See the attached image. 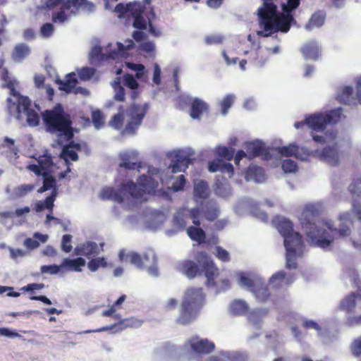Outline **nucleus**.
I'll use <instances>...</instances> for the list:
<instances>
[{
    "mask_svg": "<svg viewBox=\"0 0 361 361\" xmlns=\"http://www.w3.org/2000/svg\"><path fill=\"white\" fill-rule=\"evenodd\" d=\"M320 212L317 206L310 204L305 207L300 217L302 227L312 244L326 248L333 242L335 234L340 237L350 235V226L353 225V221L348 213L341 215L340 219L343 222L339 228H334L331 221L320 218Z\"/></svg>",
    "mask_w": 361,
    "mask_h": 361,
    "instance_id": "1",
    "label": "nucleus"
},
{
    "mask_svg": "<svg viewBox=\"0 0 361 361\" xmlns=\"http://www.w3.org/2000/svg\"><path fill=\"white\" fill-rule=\"evenodd\" d=\"M42 118L47 131L55 134L58 144L63 146L60 156L65 160L66 165L69 164V159L78 160L76 150L80 149V145L73 141L68 145L66 144L73 139L74 133L78 130L72 126L70 116L64 111L62 106L57 104L53 109L46 110L42 114Z\"/></svg>",
    "mask_w": 361,
    "mask_h": 361,
    "instance_id": "2",
    "label": "nucleus"
},
{
    "mask_svg": "<svg viewBox=\"0 0 361 361\" xmlns=\"http://www.w3.org/2000/svg\"><path fill=\"white\" fill-rule=\"evenodd\" d=\"M262 1V6L257 11L260 25L263 27L259 35L268 37L278 32H288L294 20L292 12L299 6L300 0H288L287 4L281 5L283 13H279L273 0Z\"/></svg>",
    "mask_w": 361,
    "mask_h": 361,
    "instance_id": "3",
    "label": "nucleus"
},
{
    "mask_svg": "<svg viewBox=\"0 0 361 361\" xmlns=\"http://www.w3.org/2000/svg\"><path fill=\"white\" fill-rule=\"evenodd\" d=\"M3 61H0V71L2 79L5 83L4 87L10 90L11 98H8V110L12 116L22 126L36 127L39 123L38 114L32 108L31 100L28 97L21 95L14 87L13 81H8V73L2 68Z\"/></svg>",
    "mask_w": 361,
    "mask_h": 361,
    "instance_id": "4",
    "label": "nucleus"
},
{
    "mask_svg": "<svg viewBox=\"0 0 361 361\" xmlns=\"http://www.w3.org/2000/svg\"><path fill=\"white\" fill-rule=\"evenodd\" d=\"M153 179L152 177L142 174L138 179V184L133 181H127L122 184L121 189L107 187L103 188L101 197L103 200H112L118 203L123 202L124 196L128 194L130 197L138 201H145L146 190L151 188Z\"/></svg>",
    "mask_w": 361,
    "mask_h": 361,
    "instance_id": "5",
    "label": "nucleus"
},
{
    "mask_svg": "<svg viewBox=\"0 0 361 361\" xmlns=\"http://www.w3.org/2000/svg\"><path fill=\"white\" fill-rule=\"evenodd\" d=\"M342 115V109L338 108L330 111L328 114H313L305 116L304 121H297L294 123L296 129L307 126L312 130L313 140L319 143H324L325 139L323 136L314 135V132H322L325 130L328 123H336L339 121Z\"/></svg>",
    "mask_w": 361,
    "mask_h": 361,
    "instance_id": "6",
    "label": "nucleus"
},
{
    "mask_svg": "<svg viewBox=\"0 0 361 361\" xmlns=\"http://www.w3.org/2000/svg\"><path fill=\"white\" fill-rule=\"evenodd\" d=\"M205 302L202 288H190L186 290L181 302L177 322L182 325L190 324L197 317Z\"/></svg>",
    "mask_w": 361,
    "mask_h": 361,
    "instance_id": "7",
    "label": "nucleus"
},
{
    "mask_svg": "<svg viewBox=\"0 0 361 361\" xmlns=\"http://www.w3.org/2000/svg\"><path fill=\"white\" fill-rule=\"evenodd\" d=\"M126 300V295L125 294L121 295L113 304L109 307V309L102 312V315L104 317H111L115 319H118V322L113 325L111 329H116L117 331H122L126 328H138L142 323L143 320L136 318L135 317H130L122 319L119 314L116 312L122 309V305Z\"/></svg>",
    "mask_w": 361,
    "mask_h": 361,
    "instance_id": "8",
    "label": "nucleus"
},
{
    "mask_svg": "<svg viewBox=\"0 0 361 361\" xmlns=\"http://www.w3.org/2000/svg\"><path fill=\"white\" fill-rule=\"evenodd\" d=\"M119 259L122 262H126L128 260L132 264H134L139 269H144L150 265H154L157 262V257L154 250L149 249L142 255L135 252L126 254L125 250L119 252Z\"/></svg>",
    "mask_w": 361,
    "mask_h": 361,
    "instance_id": "9",
    "label": "nucleus"
},
{
    "mask_svg": "<svg viewBox=\"0 0 361 361\" xmlns=\"http://www.w3.org/2000/svg\"><path fill=\"white\" fill-rule=\"evenodd\" d=\"M148 109V105L133 104L129 108L128 114L130 121L123 130V134L134 135L141 125Z\"/></svg>",
    "mask_w": 361,
    "mask_h": 361,
    "instance_id": "10",
    "label": "nucleus"
},
{
    "mask_svg": "<svg viewBox=\"0 0 361 361\" xmlns=\"http://www.w3.org/2000/svg\"><path fill=\"white\" fill-rule=\"evenodd\" d=\"M275 226L279 232L284 238V245L295 244L302 245L303 241L302 235L293 231L292 222L285 218L277 217L274 220Z\"/></svg>",
    "mask_w": 361,
    "mask_h": 361,
    "instance_id": "11",
    "label": "nucleus"
},
{
    "mask_svg": "<svg viewBox=\"0 0 361 361\" xmlns=\"http://www.w3.org/2000/svg\"><path fill=\"white\" fill-rule=\"evenodd\" d=\"M231 312L234 315H245L247 314L249 321L257 324L262 316L267 314L268 310L257 309L249 312L248 305L242 300H235L231 303Z\"/></svg>",
    "mask_w": 361,
    "mask_h": 361,
    "instance_id": "12",
    "label": "nucleus"
},
{
    "mask_svg": "<svg viewBox=\"0 0 361 361\" xmlns=\"http://www.w3.org/2000/svg\"><path fill=\"white\" fill-rule=\"evenodd\" d=\"M195 259L204 272L207 286H215L214 279L218 274V269L215 267L214 262L210 259L208 255L205 252H200L197 254Z\"/></svg>",
    "mask_w": 361,
    "mask_h": 361,
    "instance_id": "13",
    "label": "nucleus"
},
{
    "mask_svg": "<svg viewBox=\"0 0 361 361\" xmlns=\"http://www.w3.org/2000/svg\"><path fill=\"white\" fill-rule=\"evenodd\" d=\"M168 156L171 161L169 168L171 169V171L173 173L185 171L188 168V166L192 164V159L180 150L171 152Z\"/></svg>",
    "mask_w": 361,
    "mask_h": 361,
    "instance_id": "14",
    "label": "nucleus"
},
{
    "mask_svg": "<svg viewBox=\"0 0 361 361\" xmlns=\"http://www.w3.org/2000/svg\"><path fill=\"white\" fill-rule=\"evenodd\" d=\"M89 6V2L87 0H68L64 5H63L61 10L53 15L52 20L54 23H64L68 16L66 14V11L69 10L72 7L73 9L71 10L72 13H75L76 11L80 8H85Z\"/></svg>",
    "mask_w": 361,
    "mask_h": 361,
    "instance_id": "15",
    "label": "nucleus"
},
{
    "mask_svg": "<svg viewBox=\"0 0 361 361\" xmlns=\"http://www.w3.org/2000/svg\"><path fill=\"white\" fill-rule=\"evenodd\" d=\"M147 9L145 4L139 2V6L135 7L134 11L131 13L132 17L133 18V26L140 30H145L147 29L148 26V19L147 18V16L149 15V11L148 13H145V10Z\"/></svg>",
    "mask_w": 361,
    "mask_h": 361,
    "instance_id": "16",
    "label": "nucleus"
},
{
    "mask_svg": "<svg viewBox=\"0 0 361 361\" xmlns=\"http://www.w3.org/2000/svg\"><path fill=\"white\" fill-rule=\"evenodd\" d=\"M78 81L76 79V75L75 72L68 73L66 78L63 80H59L60 89L65 91L67 93L74 92L75 94L82 93L85 94L87 91L81 87H76Z\"/></svg>",
    "mask_w": 361,
    "mask_h": 361,
    "instance_id": "17",
    "label": "nucleus"
},
{
    "mask_svg": "<svg viewBox=\"0 0 361 361\" xmlns=\"http://www.w3.org/2000/svg\"><path fill=\"white\" fill-rule=\"evenodd\" d=\"M191 349L197 354L204 355L212 353L214 348V343L208 339H202L198 338H192L190 340Z\"/></svg>",
    "mask_w": 361,
    "mask_h": 361,
    "instance_id": "18",
    "label": "nucleus"
},
{
    "mask_svg": "<svg viewBox=\"0 0 361 361\" xmlns=\"http://www.w3.org/2000/svg\"><path fill=\"white\" fill-rule=\"evenodd\" d=\"M303 243L297 245L295 244H290L288 246L284 245L286 250V266L288 269H296L298 267L296 262L297 255H301L303 252Z\"/></svg>",
    "mask_w": 361,
    "mask_h": 361,
    "instance_id": "19",
    "label": "nucleus"
},
{
    "mask_svg": "<svg viewBox=\"0 0 361 361\" xmlns=\"http://www.w3.org/2000/svg\"><path fill=\"white\" fill-rule=\"evenodd\" d=\"M245 147L249 160L261 155H266L269 153L264 143L259 140L246 142L245 143Z\"/></svg>",
    "mask_w": 361,
    "mask_h": 361,
    "instance_id": "20",
    "label": "nucleus"
},
{
    "mask_svg": "<svg viewBox=\"0 0 361 361\" xmlns=\"http://www.w3.org/2000/svg\"><path fill=\"white\" fill-rule=\"evenodd\" d=\"M197 264L195 262L186 259L180 262L178 265V269L185 274L189 279L195 278L198 274L200 273V269Z\"/></svg>",
    "mask_w": 361,
    "mask_h": 361,
    "instance_id": "21",
    "label": "nucleus"
},
{
    "mask_svg": "<svg viewBox=\"0 0 361 361\" xmlns=\"http://www.w3.org/2000/svg\"><path fill=\"white\" fill-rule=\"evenodd\" d=\"M214 191L216 195L226 197L231 194V187L224 176H217L214 184Z\"/></svg>",
    "mask_w": 361,
    "mask_h": 361,
    "instance_id": "22",
    "label": "nucleus"
},
{
    "mask_svg": "<svg viewBox=\"0 0 361 361\" xmlns=\"http://www.w3.org/2000/svg\"><path fill=\"white\" fill-rule=\"evenodd\" d=\"M300 51L305 59L316 61L320 56L319 48L315 42L306 43L301 47Z\"/></svg>",
    "mask_w": 361,
    "mask_h": 361,
    "instance_id": "23",
    "label": "nucleus"
},
{
    "mask_svg": "<svg viewBox=\"0 0 361 361\" xmlns=\"http://www.w3.org/2000/svg\"><path fill=\"white\" fill-rule=\"evenodd\" d=\"M322 161L335 166L338 164V152L336 147H326L319 154Z\"/></svg>",
    "mask_w": 361,
    "mask_h": 361,
    "instance_id": "24",
    "label": "nucleus"
},
{
    "mask_svg": "<svg viewBox=\"0 0 361 361\" xmlns=\"http://www.w3.org/2000/svg\"><path fill=\"white\" fill-rule=\"evenodd\" d=\"M190 219L188 216L187 208L181 207L178 209L173 218V224L178 228L184 229L187 224L188 221Z\"/></svg>",
    "mask_w": 361,
    "mask_h": 361,
    "instance_id": "25",
    "label": "nucleus"
},
{
    "mask_svg": "<svg viewBox=\"0 0 361 361\" xmlns=\"http://www.w3.org/2000/svg\"><path fill=\"white\" fill-rule=\"evenodd\" d=\"M85 260L82 257L75 259L66 258L61 264L62 268H66L68 271H81V267H85Z\"/></svg>",
    "mask_w": 361,
    "mask_h": 361,
    "instance_id": "26",
    "label": "nucleus"
},
{
    "mask_svg": "<svg viewBox=\"0 0 361 361\" xmlns=\"http://www.w3.org/2000/svg\"><path fill=\"white\" fill-rule=\"evenodd\" d=\"M208 105L204 102L195 99L191 104L190 107V116L194 119H198L201 117L204 111H207Z\"/></svg>",
    "mask_w": 361,
    "mask_h": 361,
    "instance_id": "27",
    "label": "nucleus"
},
{
    "mask_svg": "<svg viewBox=\"0 0 361 361\" xmlns=\"http://www.w3.org/2000/svg\"><path fill=\"white\" fill-rule=\"evenodd\" d=\"M30 52V48L26 44H18L16 45L14 48L12 54V59L16 62H21L24 59L29 56Z\"/></svg>",
    "mask_w": 361,
    "mask_h": 361,
    "instance_id": "28",
    "label": "nucleus"
},
{
    "mask_svg": "<svg viewBox=\"0 0 361 361\" xmlns=\"http://www.w3.org/2000/svg\"><path fill=\"white\" fill-rule=\"evenodd\" d=\"M187 233L192 240L195 241L199 244H202L205 241L206 233L202 228H200V226H189L187 228Z\"/></svg>",
    "mask_w": 361,
    "mask_h": 361,
    "instance_id": "29",
    "label": "nucleus"
},
{
    "mask_svg": "<svg viewBox=\"0 0 361 361\" xmlns=\"http://www.w3.org/2000/svg\"><path fill=\"white\" fill-rule=\"evenodd\" d=\"M353 89L350 86H345L342 87L336 96L337 100L342 104H351L354 103L353 97Z\"/></svg>",
    "mask_w": 361,
    "mask_h": 361,
    "instance_id": "30",
    "label": "nucleus"
},
{
    "mask_svg": "<svg viewBox=\"0 0 361 361\" xmlns=\"http://www.w3.org/2000/svg\"><path fill=\"white\" fill-rule=\"evenodd\" d=\"M252 292L255 293L256 298L261 302L267 300L270 296L267 286L261 282L257 283Z\"/></svg>",
    "mask_w": 361,
    "mask_h": 361,
    "instance_id": "31",
    "label": "nucleus"
},
{
    "mask_svg": "<svg viewBox=\"0 0 361 361\" xmlns=\"http://www.w3.org/2000/svg\"><path fill=\"white\" fill-rule=\"evenodd\" d=\"M122 162L120 164L121 167H123L127 170L136 169L141 168L140 162H138L137 158L130 154H124L121 157Z\"/></svg>",
    "mask_w": 361,
    "mask_h": 361,
    "instance_id": "32",
    "label": "nucleus"
},
{
    "mask_svg": "<svg viewBox=\"0 0 361 361\" xmlns=\"http://www.w3.org/2000/svg\"><path fill=\"white\" fill-rule=\"evenodd\" d=\"M125 43L126 44H123L121 42L117 43V50L111 54V57L112 59H116L118 56H123L126 54V51L132 49L135 46L134 42L130 39H127Z\"/></svg>",
    "mask_w": 361,
    "mask_h": 361,
    "instance_id": "33",
    "label": "nucleus"
},
{
    "mask_svg": "<svg viewBox=\"0 0 361 361\" xmlns=\"http://www.w3.org/2000/svg\"><path fill=\"white\" fill-rule=\"evenodd\" d=\"M139 2L140 1L130 2L126 5L122 3H119L116 6L114 11L118 13L121 16H124L127 13H129L131 15L134 8H135L136 6H139Z\"/></svg>",
    "mask_w": 361,
    "mask_h": 361,
    "instance_id": "34",
    "label": "nucleus"
},
{
    "mask_svg": "<svg viewBox=\"0 0 361 361\" xmlns=\"http://www.w3.org/2000/svg\"><path fill=\"white\" fill-rule=\"evenodd\" d=\"M208 185L205 181L201 180L195 184L194 196L198 199H207L208 197Z\"/></svg>",
    "mask_w": 361,
    "mask_h": 361,
    "instance_id": "35",
    "label": "nucleus"
},
{
    "mask_svg": "<svg viewBox=\"0 0 361 361\" xmlns=\"http://www.w3.org/2000/svg\"><path fill=\"white\" fill-rule=\"evenodd\" d=\"M357 295L355 293H352L349 295L346 296L340 304V307L342 310L347 312H351L355 307V299Z\"/></svg>",
    "mask_w": 361,
    "mask_h": 361,
    "instance_id": "36",
    "label": "nucleus"
},
{
    "mask_svg": "<svg viewBox=\"0 0 361 361\" xmlns=\"http://www.w3.org/2000/svg\"><path fill=\"white\" fill-rule=\"evenodd\" d=\"M325 20V14L322 11L315 12L310 18L308 25V27H320L322 26Z\"/></svg>",
    "mask_w": 361,
    "mask_h": 361,
    "instance_id": "37",
    "label": "nucleus"
},
{
    "mask_svg": "<svg viewBox=\"0 0 361 361\" xmlns=\"http://www.w3.org/2000/svg\"><path fill=\"white\" fill-rule=\"evenodd\" d=\"M34 189L32 185H21L15 188L13 190V198L22 197L27 195L30 192Z\"/></svg>",
    "mask_w": 361,
    "mask_h": 361,
    "instance_id": "38",
    "label": "nucleus"
},
{
    "mask_svg": "<svg viewBox=\"0 0 361 361\" xmlns=\"http://www.w3.org/2000/svg\"><path fill=\"white\" fill-rule=\"evenodd\" d=\"M234 153L235 150L232 147L220 146L216 148L217 155L228 161L233 159Z\"/></svg>",
    "mask_w": 361,
    "mask_h": 361,
    "instance_id": "39",
    "label": "nucleus"
},
{
    "mask_svg": "<svg viewBox=\"0 0 361 361\" xmlns=\"http://www.w3.org/2000/svg\"><path fill=\"white\" fill-rule=\"evenodd\" d=\"M188 216L192 220L195 226H200L201 224L200 216L202 210L200 207H195L192 209L187 208Z\"/></svg>",
    "mask_w": 361,
    "mask_h": 361,
    "instance_id": "40",
    "label": "nucleus"
},
{
    "mask_svg": "<svg viewBox=\"0 0 361 361\" xmlns=\"http://www.w3.org/2000/svg\"><path fill=\"white\" fill-rule=\"evenodd\" d=\"M276 150L281 156L295 157V152H297V150H298V146L295 144H290L288 146L277 147Z\"/></svg>",
    "mask_w": 361,
    "mask_h": 361,
    "instance_id": "41",
    "label": "nucleus"
},
{
    "mask_svg": "<svg viewBox=\"0 0 361 361\" xmlns=\"http://www.w3.org/2000/svg\"><path fill=\"white\" fill-rule=\"evenodd\" d=\"M148 19V27L149 33L155 37H159L161 35V32L159 29H157L152 24V20L155 18V13L154 9L149 7V15L147 16Z\"/></svg>",
    "mask_w": 361,
    "mask_h": 361,
    "instance_id": "42",
    "label": "nucleus"
},
{
    "mask_svg": "<svg viewBox=\"0 0 361 361\" xmlns=\"http://www.w3.org/2000/svg\"><path fill=\"white\" fill-rule=\"evenodd\" d=\"M37 161L44 172L49 170V169L53 166L51 156L47 152L44 153L42 156H40Z\"/></svg>",
    "mask_w": 361,
    "mask_h": 361,
    "instance_id": "43",
    "label": "nucleus"
},
{
    "mask_svg": "<svg viewBox=\"0 0 361 361\" xmlns=\"http://www.w3.org/2000/svg\"><path fill=\"white\" fill-rule=\"evenodd\" d=\"M348 190L351 194H357L358 197L361 196V174L353 178V182L349 185Z\"/></svg>",
    "mask_w": 361,
    "mask_h": 361,
    "instance_id": "44",
    "label": "nucleus"
},
{
    "mask_svg": "<svg viewBox=\"0 0 361 361\" xmlns=\"http://www.w3.org/2000/svg\"><path fill=\"white\" fill-rule=\"evenodd\" d=\"M92 123L97 129H100L104 126V118L100 111H92Z\"/></svg>",
    "mask_w": 361,
    "mask_h": 361,
    "instance_id": "45",
    "label": "nucleus"
},
{
    "mask_svg": "<svg viewBox=\"0 0 361 361\" xmlns=\"http://www.w3.org/2000/svg\"><path fill=\"white\" fill-rule=\"evenodd\" d=\"M234 102V96L232 94H227L220 103L221 111L223 115H226L228 109L233 105Z\"/></svg>",
    "mask_w": 361,
    "mask_h": 361,
    "instance_id": "46",
    "label": "nucleus"
},
{
    "mask_svg": "<svg viewBox=\"0 0 361 361\" xmlns=\"http://www.w3.org/2000/svg\"><path fill=\"white\" fill-rule=\"evenodd\" d=\"M203 213L208 221H213L218 217L219 212L215 207L207 206L203 210Z\"/></svg>",
    "mask_w": 361,
    "mask_h": 361,
    "instance_id": "47",
    "label": "nucleus"
},
{
    "mask_svg": "<svg viewBox=\"0 0 361 361\" xmlns=\"http://www.w3.org/2000/svg\"><path fill=\"white\" fill-rule=\"evenodd\" d=\"M72 238L73 236L70 234H65L62 236V239L61 241V247L63 252L68 253L72 250Z\"/></svg>",
    "mask_w": 361,
    "mask_h": 361,
    "instance_id": "48",
    "label": "nucleus"
},
{
    "mask_svg": "<svg viewBox=\"0 0 361 361\" xmlns=\"http://www.w3.org/2000/svg\"><path fill=\"white\" fill-rule=\"evenodd\" d=\"M224 37L219 34H214L207 35L204 38V42L207 45L220 44H222Z\"/></svg>",
    "mask_w": 361,
    "mask_h": 361,
    "instance_id": "49",
    "label": "nucleus"
},
{
    "mask_svg": "<svg viewBox=\"0 0 361 361\" xmlns=\"http://www.w3.org/2000/svg\"><path fill=\"white\" fill-rule=\"evenodd\" d=\"M247 174L250 176H255V178L259 181L260 178H264V171L262 167L254 166L248 168Z\"/></svg>",
    "mask_w": 361,
    "mask_h": 361,
    "instance_id": "50",
    "label": "nucleus"
},
{
    "mask_svg": "<svg viewBox=\"0 0 361 361\" xmlns=\"http://www.w3.org/2000/svg\"><path fill=\"white\" fill-rule=\"evenodd\" d=\"M106 266L107 262L104 257H92V272L97 271L99 268L106 267Z\"/></svg>",
    "mask_w": 361,
    "mask_h": 361,
    "instance_id": "51",
    "label": "nucleus"
},
{
    "mask_svg": "<svg viewBox=\"0 0 361 361\" xmlns=\"http://www.w3.org/2000/svg\"><path fill=\"white\" fill-rule=\"evenodd\" d=\"M124 121L123 114L118 113L115 114L110 121V125L115 129L119 130L122 128Z\"/></svg>",
    "mask_w": 361,
    "mask_h": 361,
    "instance_id": "52",
    "label": "nucleus"
},
{
    "mask_svg": "<svg viewBox=\"0 0 361 361\" xmlns=\"http://www.w3.org/2000/svg\"><path fill=\"white\" fill-rule=\"evenodd\" d=\"M61 268V264L43 265L40 267V271L42 274L56 275L60 271Z\"/></svg>",
    "mask_w": 361,
    "mask_h": 361,
    "instance_id": "53",
    "label": "nucleus"
},
{
    "mask_svg": "<svg viewBox=\"0 0 361 361\" xmlns=\"http://www.w3.org/2000/svg\"><path fill=\"white\" fill-rule=\"evenodd\" d=\"M282 169L285 173H293L298 170V165L291 159H285L282 162Z\"/></svg>",
    "mask_w": 361,
    "mask_h": 361,
    "instance_id": "54",
    "label": "nucleus"
},
{
    "mask_svg": "<svg viewBox=\"0 0 361 361\" xmlns=\"http://www.w3.org/2000/svg\"><path fill=\"white\" fill-rule=\"evenodd\" d=\"M257 281H253L252 279L242 274L240 275L239 278V283L242 286H245L248 288L251 291L252 290V288H255V285L257 284Z\"/></svg>",
    "mask_w": 361,
    "mask_h": 361,
    "instance_id": "55",
    "label": "nucleus"
},
{
    "mask_svg": "<svg viewBox=\"0 0 361 361\" xmlns=\"http://www.w3.org/2000/svg\"><path fill=\"white\" fill-rule=\"evenodd\" d=\"M185 178L183 175L179 176L178 178L173 183L171 189L175 192L182 190L185 185Z\"/></svg>",
    "mask_w": 361,
    "mask_h": 361,
    "instance_id": "56",
    "label": "nucleus"
},
{
    "mask_svg": "<svg viewBox=\"0 0 361 361\" xmlns=\"http://www.w3.org/2000/svg\"><path fill=\"white\" fill-rule=\"evenodd\" d=\"M312 152L305 147H300L298 146V150L295 152V157L298 159L302 161L307 160L310 157Z\"/></svg>",
    "mask_w": 361,
    "mask_h": 361,
    "instance_id": "57",
    "label": "nucleus"
},
{
    "mask_svg": "<svg viewBox=\"0 0 361 361\" xmlns=\"http://www.w3.org/2000/svg\"><path fill=\"white\" fill-rule=\"evenodd\" d=\"M124 84L132 90H135L138 87V82L130 74H126L124 75Z\"/></svg>",
    "mask_w": 361,
    "mask_h": 361,
    "instance_id": "58",
    "label": "nucleus"
},
{
    "mask_svg": "<svg viewBox=\"0 0 361 361\" xmlns=\"http://www.w3.org/2000/svg\"><path fill=\"white\" fill-rule=\"evenodd\" d=\"M8 250L10 252L11 258L15 262H17L18 258L23 257L26 255V252L20 249H15L11 247H8Z\"/></svg>",
    "mask_w": 361,
    "mask_h": 361,
    "instance_id": "59",
    "label": "nucleus"
},
{
    "mask_svg": "<svg viewBox=\"0 0 361 361\" xmlns=\"http://www.w3.org/2000/svg\"><path fill=\"white\" fill-rule=\"evenodd\" d=\"M139 49L143 52L151 54L155 51V45L153 42L146 41L139 45Z\"/></svg>",
    "mask_w": 361,
    "mask_h": 361,
    "instance_id": "60",
    "label": "nucleus"
},
{
    "mask_svg": "<svg viewBox=\"0 0 361 361\" xmlns=\"http://www.w3.org/2000/svg\"><path fill=\"white\" fill-rule=\"evenodd\" d=\"M54 31V26L51 23L44 24L40 30L41 35L44 37H51Z\"/></svg>",
    "mask_w": 361,
    "mask_h": 361,
    "instance_id": "61",
    "label": "nucleus"
},
{
    "mask_svg": "<svg viewBox=\"0 0 361 361\" xmlns=\"http://www.w3.org/2000/svg\"><path fill=\"white\" fill-rule=\"evenodd\" d=\"M42 176L43 185L48 187L49 190L54 188L56 184V179L53 176H49L47 172H44Z\"/></svg>",
    "mask_w": 361,
    "mask_h": 361,
    "instance_id": "62",
    "label": "nucleus"
},
{
    "mask_svg": "<svg viewBox=\"0 0 361 361\" xmlns=\"http://www.w3.org/2000/svg\"><path fill=\"white\" fill-rule=\"evenodd\" d=\"M78 77L82 81H87L90 79V68L83 67L78 70Z\"/></svg>",
    "mask_w": 361,
    "mask_h": 361,
    "instance_id": "63",
    "label": "nucleus"
},
{
    "mask_svg": "<svg viewBox=\"0 0 361 361\" xmlns=\"http://www.w3.org/2000/svg\"><path fill=\"white\" fill-rule=\"evenodd\" d=\"M351 351L355 356L361 355V337L353 341L351 345Z\"/></svg>",
    "mask_w": 361,
    "mask_h": 361,
    "instance_id": "64",
    "label": "nucleus"
}]
</instances>
